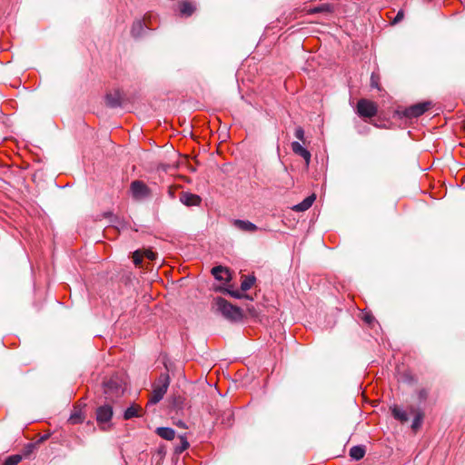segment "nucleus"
<instances>
[{
	"instance_id": "27",
	"label": "nucleus",
	"mask_w": 465,
	"mask_h": 465,
	"mask_svg": "<svg viewBox=\"0 0 465 465\" xmlns=\"http://www.w3.org/2000/svg\"><path fill=\"white\" fill-rule=\"evenodd\" d=\"M294 135L298 140L304 141V130L301 126L295 129Z\"/></svg>"
},
{
	"instance_id": "10",
	"label": "nucleus",
	"mask_w": 465,
	"mask_h": 465,
	"mask_svg": "<svg viewBox=\"0 0 465 465\" xmlns=\"http://www.w3.org/2000/svg\"><path fill=\"white\" fill-rule=\"evenodd\" d=\"M180 201L186 206H198L201 203L200 196L191 193H183Z\"/></svg>"
},
{
	"instance_id": "16",
	"label": "nucleus",
	"mask_w": 465,
	"mask_h": 465,
	"mask_svg": "<svg viewBox=\"0 0 465 465\" xmlns=\"http://www.w3.org/2000/svg\"><path fill=\"white\" fill-rule=\"evenodd\" d=\"M364 454H365V449H364V447L360 446V445L353 446V447L350 450V456H351L353 460H361V459L364 457Z\"/></svg>"
},
{
	"instance_id": "24",
	"label": "nucleus",
	"mask_w": 465,
	"mask_h": 465,
	"mask_svg": "<svg viewBox=\"0 0 465 465\" xmlns=\"http://www.w3.org/2000/svg\"><path fill=\"white\" fill-rule=\"evenodd\" d=\"M255 282L254 277H246L243 279V281L241 283V289L242 291L245 292L252 288Z\"/></svg>"
},
{
	"instance_id": "31",
	"label": "nucleus",
	"mask_w": 465,
	"mask_h": 465,
	"mask_svg": "<svg viewBox=\"0 0 465 465\" xmlns=\"http://www.w3.org/2000/svg\"><path fill=\"white\" fill-rule=\"evenodd\" d=\"M372 320H373V317L371 315H365L364 316V321L366 322H368V323H371Z\"/></svg>"
},
{
	"instance_id": "23",
	"label": "nucleus",
	"mask_w": 465,
	"mask_h": 465,
	"mask_svg": "<svg viewBox=\"0 0 465 465\" xmlns=\"http://www.w3.org/2000/svg\"><path fill=\"white\" fill-rule=\"evenodd\" d=\"M422 420L423 413L421 411H417L411 424V428L414 431H416L421 426Z\"/></svg>"
},
{
	"instance_id": "15",
	"label": "nucleus",
	"mask_w": 465,
	"mask_h": 465,
	"mask_svg": "<svg viewBox=\"0 0 465 465\" xmlns=\"http://www.w3.org/2000/svg\"><path fill=\"white\" fill-rule=\"evenodd\" d=\"M212 274L218 281L229 280V271L223 266H216L212 269Z\"/></svg>"
},
{
	"instance_id": "3",
	"label": "nucleus",
	"mask_w": 465,
	"mask_h": 465,
	"mask_svg": "<svg viewBox=\"0 0 465 465\" xmlns=\"http://www.w3.org/2000/svg\"><path fill=\"white\" fill-rule=\"evenodd\" d=\"M130 191L135 201H143L151 196L150 188L143 182L139 180L131 183Z\"/></svg>"
},
{
	"instance_id": "34",
	"label": "nucleus",
	"mask_w": 465,
	"mask_h": 465,
	"mask_svg": "<svg viewBox=\"0 0 465 465\" xmlns=\"http://www.w3.org/2000/svg\"><path fill=\"white\" fill-rule=\"evenodd\" d=\"M248 310H249V312H250L251 313H252V309L248 308Z\"/></svg>"
},
{
	"instance_id": "2",
	"label": "nucleus",
	"mask_w": 465,
	"mask_h": 465,
	"mask_svg": "<svg viewBox=\"0 0 465 465\" xmlns=\"http://www.w3.org/2000/svg\"><path fill=\"white\" fill-rule=\"evenodd\" d=\"M170 384V379L168 374H161L158 382L154 384L151 397L149 399V404H156L164 396Z\"/></svg>"
},
{
	"instance_id": "28",
	"label": "nucleus",
	"mask_w": 465,
	"mask_h": 465,
	"mask_svg": "<svg viewBox=\"0 0 465 465\" xmlns=\"http://www.w3.org/2000/svg\"><path fill=\"white\" fill-rule=\"evenodd\" d=\"M429 395V391L426 389H421L418 391V398L420 401H424Z\"/></svg>"
},
{
	"instance_id": "17",
	"label": "nucleus",
	"mask_w": 465,
	"mask_h": 465,
	"mask_svg": "<svg viewBox=\"0 0 465 465\" xmlns=\"http://www.w3.org/2000/svg\"><path fill=\"white\" fill-rule=\"evenodd\" d=\"M179 10L182 15L189 16L194 12L195 6L193 3L184 1L180 5Z\"/></svg>"
},
{
	"instance_id": "30",
	"label": "nucleus",
	"mask_w": 465,
	"mask_h": 465,
	"mask_svg": "<svg viewBox=\"0 0 465 465\" xmlns=\"http://www.w3.org/2000/svg\"><path fill=\"white\" fill-rule=\"evenodd\" d=\"M228 293H229L231 296H232V297H234V298H237V299H239V298H242V295L241 294V292H240L239 291H228Z\"/></svg>"
},
{
	"instance_id": "14",
	"label": "nucleus",
	"mask_w": 465,
	"mask_h": 465,
	"mask_svg": "<svg viewBox=\"0 0 465 465\" xmlns=\"http://www.w3.org/2000/svg\"><path fill=\"white\" fill-rule=\"evenodd\" d=\"M155 432L159 437L166 440H172L175 437V430L169 427H159Z\"/></svg>"
},
{
	"instance_id": "6",
	"label": "nucleus",
	"mask_w": 465,
	"mask_h": 465,
	"mask_svg": "<svg viewBox=\"0 0 465 465\" xmlns=\"http://www.w3.org/2000/svg\"><path fill=\"white\" fill-rule=\"evenodd\" d=\"M357 113L360 116L372 117L377 114V106L373 102L361 99L357 104Z\"/></svg>"
},
{
	"instance_id": "18",
	"label": "nucleus",
	"mask_w": 465,
	"mask_h": 465,
	"mask_svg": "<svg viewBox=\"0 0 465 465\" xmlns=\"http://www.w3.org/2000/svg\"><path fill=\"white\" fill-rule=\"evenodd\" d=\"M145 29L144 24L141 20H137L134 22L131 33L133 36L139 37L143 34V31Z\"/></svg>"
},
{
	"instance_id": "19",
	"label": "nucleus",
	"mask_w": 465,
	"mask_h": 465,
	"mask_svg": "<svg viewBox=\"0 0 465 465\" xmlns=\"http://www.w3.org/2000/svg\"><path fill=\"white\" fill-rule=\"evenodd\" d=\"M141 411L140 406L133 404L129 408H127L124 413V420H130L134 417L139 416V411Z\"/></svg>"
},
{
	"instance_id": "5",
	"label": "nucleus",
	"mask_w": 465,
	"mask_h": 465,
	"mask_svg": "<svg viewBox=\"0 0 465 465\" xmlns=\"http://www.w3.org/2000/svg\"><path fill=\"white\" fill-rule=\"evenodd\" d=\"M432 104L431 102H422L413 104L403 111V116L406 118H417L427 112Z\"/></svg>"
},
{
	"instance_id": "22",
	"label": "nucleus",
	"mask_w": 465,
	"mask_h": 465,
	"mask_svg": "<svg viewBox=\"0 0 465 465\" xmlns=\"http://www.w3.org/2000/svg\"><path fill=\"white\" fill-rule=\"evenodd\" d=\"M179 440H180V444L177 445L174 449V451L177 454L183 452L189 447V442L185 436H183V435L179 436Z\"/></svg>"
},
{
	"instance_id": "25",
	"label": "nucleus",
	"mask_w": 465,
	"mask_h": 465,
	"mask_svg": "<svg viewBox=\"0 0 465 465\" xmlns=\"http://www.w3.org/2000/svg\"><path fill=\"white\" fill-rule=\"evenodd\" d=\"M22 460L21 455H12L9 456L4 462L3 465H17Z\"/></svg>"
},
{
	"instance_id": "9",
	"label": "nucleus",
	"mask_w": 465,
	"mask_h": 465,
	"mask_svg": "<svg viewBox=\"0 0 465 465\" xmlns=\"http://www.w3.org/2000/svg\"><path fill=\"white\" fill-rule=\"evenodd\" d=\"M156 253L152 250H143V251H135L134 252L133 258L135 265H140L143 257L148 260L153 261L156 258Z\"/></svg>"
},
{
	"instance_id": "29",
	"label": "nucleus",
	"mask_w": 465,
	"mask_h": 465,
	"mask_svg": "<svg viewBox=\"0 0 465 465\" xmlns=\"http://www.w3.org/2000/svg\"><path fill=\"white\" fill-rule=\"evenodd\" d=\"M404 18V12L403 10H400L396 16L394 17L393 21H392V25H396L398 23H400L402 19Z\"/></svg>"
},
{
	"instance_id": "1",
	"label": "nucleus",
	"mask_w": 465,
	"mask_h": 465,
	"mask_svg": "<svg viewBox=\"0 0 465 465\" xmlns=\"http://www.w3.org/2000/svg\"><path fill=\"white\" fill-rule=\"evenodd\" d=\"M215 304L217 310L223 314V317L232 321V322H239L243 318V313L241 308L234 306L228 302L223 298H216Z\"/></svg>"
},
{
	"instance_id": "21",
	"label": "nucleus",
	"mask_w": 465,
	"mask_h": 465,
	"mask_svg": "<svg viewBox=\"0 0 465 465\" xmlns=\"http://www.w3.org/2000/svg\"><path fill=\"white\" fill-rule=\"evenodd\" d=\"M115 390L116 393L123 392L124 390L117 381L111 379L105 383V393H109L110 391Z\"/></svg>"
},
{
	"instance_id": "7",
	"label": "nucleus",
	"mask_w": 465,
	"mask_h": 465,
	"mask_svg": "<svg viewBox=\"0 0 465 465\" xmlns=\"http://www.w3.org/2000/svg\"><path fill=\"white\" fill-rule=\"evenodd\" d=\"M291 146L292 152L295 154L302 157L305 161L306 166H309L311 161V153L306 148H304L299 142H292Z\"/></svg>"
},
{
	"instance_id": "32",
	"label": "nucleus",
	"mask_w": 465,
	"mask_h": 465,
	"mask_svg": "<svg viewBox=\"0 0 465 465\" xmlns=\"http://www.w3.org/2000/svg\"><path fill=\"white\" fill-rule=\"evenodd\" d=\"M371 86L372 87H378V84H377L373 74L371 75Z\"/></svg>"
},
{
	"instance_id": "12",
	"label": "nucleus",
	"mask_w": 465,
	"mask_h": 465,
	"mask_svg": "<svg viewBox=\"0 0 465 465\" xmlns=\"http://www.w3.org/2000/svg\"><path fill=\"white\" fill-rule=\"evenodd\" d=\"M393 418L401 422H406L409 420L407 412L397 405H393L391 408Z\"/></svg>"
},
{
	"instance_id": "8",
	"label": "nucleus",
	"mask_w": 465,
	"mask_h": 465,
	"mask_svg": "<svg viewBox=\"0 0 465 465\" xmlns=\"http://www.w3.org/2000/svg\"><path fill=\"white\" fill-rule=\"evenodd\" d=\"M233 226L242 232H254L258 230V227L250 221L236 219L232 222Z\"/></svg>"
},
{
	"instance_id": "13",
	"label": "nucleus",
	"mask_w": 465,
	"mask_h": 465,
	"mask_svg": "<svg viewBox=\"0 0 465 465\" xmlns=\"http://www.w3.org/2000/svg\"><path fill=\"white\" fill-rule=\"evenodd\" d=\"M315 199V194H312L306 197L302 203L294 205L292 209L296 212L307 211L312 205Z\"/></svg>"
},
{
	"instance_id": "11",
	"label": "nucleus",
	"mask_w": 465,
	"mask_h": 465,
	"mask_svg": "<svg viewBox=\"0 0 465 465\" xmlns=\"http://www.w3.org/2000/svg\"><path fill=\"white\" fill-rule=\"evenodd\" d=\"M106 104L111 107H117L121 105L122 94L119 90H114L106 94Z\"/></svg>"
},
{
	"instance_id": "33",
	"label": "nucleus",
	"mask_w": 465,
	"mask_h": 465,
	"mask_svg": "<svg viewBox=\"0 0 465 465\" xmlns=\"http://www.w3.org/2000/svg\"><path fill=\"white\" fill-rule=\"evenodd\" d=\"M322 10V7H316V8H314V9L312 10V13H319V12H321Z\"/></svg>"
},
{
	"instance_id": "4",
	"label": "nucleus",
	"mask_w": 465,
	"mask_h": 465,
	"mask_svg": "<svg viewBox=\"0 0 465 465\" xmlns=\"http://www.w3.org/2000/svg\"><path fill=\"white\" fill-rule=\"evenodd\" d=\"M113 408L109 404H104L96 410V420L102 430H106V425L113 417Z\"/></svg>"
},
{
	"instance_id": "20",
	"label": "nucleus",
	"mask_w": 465,
	"mask_h": 465,
	"mask_svg": "<svg viewBox=\"0 0 465 465\" xmlns=\"http://www.w3.org/2000/svg\"><path fill=\"white\" fill-rule=\"evenodd\" d=\"M84 420V413L81 410H74L73 413L70 415L68 421L71 424H79L82 423Z\"/></svg>"
},
{
	"instance_id": "26",
	"label": "nucleus",
	"mask_w": 465,
	"mask_h": 465,
	"mask_svg": "<svg viewBox=\"0 0 465 465\" xmlns=\"http://www.w3.org/2000/svg\"><path fill=\"white\" fill-rule=\"evenodd\" d=\"M232 418H233L232 412L231 411H228L224 412L222 422L230 426L232 424Z\"/></svg>"
}]
</instances>
